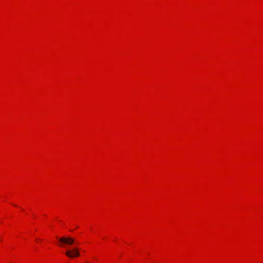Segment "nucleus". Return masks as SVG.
Listing matches in <instances>:
<instances>
[{
  "label": "nucleus",
  "instance_id": "1",
  "mask_svg": "<svg viewBox=\"0 0 263 263\" xmlns=\"http://www.w3.org/2000/svg\"><path fill=\"white\" fill-rule=\"evenodd\" d=\"M65 254L70 258L80 256V253L77 248H74L72 250H67L65 252Z\"/></svg>",
  "mask_w": 263,
  "mask_h": 263
},
{
  "label": "nucleus",
  "instance_id": "2",
  "mask_svg": "<svg viewBox=\"0 0 263 263\" xmlns=\"http://www.w3.org/2000/svg\"><path fill=\"white\" fill-rule=\"evenodd\" d=\"M59 241L62 243L60 246H63V244L71 245L74 242V239L71 237H61L59 238Z\"/></svg>",
  "mask_w": 263,
  "mask_h": 263
}]
</instances>
